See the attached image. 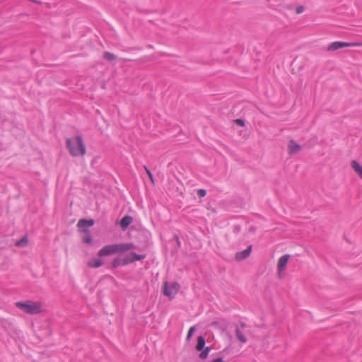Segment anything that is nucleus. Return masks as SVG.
<instances>
[{
	"mask_svg": "<svg viewBox=\"0 0 362 362\" xmlns=\"http://www.w3.org/2000/svg\"><path fill=\"white\" fill-rule=\"evenodd\" d=\"M134 244L132 243L107 245L103 247L98 252V255L100 257H103L117 253H124L127 251L134 249Z\"/></svg>",
	"mask_w": 362,
	"mask_h": 362,
	"instance_id": "nucleus-1",
	"label": "nucleus"
},
{
	"mask_svg": "<svg viewBox=\"0 0 362 362\" xmlns=\"http://www.w3.org/2000/svg\"><path fill=\"white\" fill-rule=\"evenodd\" d=\"M66 147L70 154L74 157L83 156L86 153V146L82 137L79 135L68 138L66 139Z\"/></svg>",
	"mask_w": 362,
	"mask_h": 362,
	"instance_id": "nucleus-2",
	"label": "nucleus"
},
{
	"mask_svg": "<svg viewBox=\"0 0 362 362\" xmlns=\"http://www.w3.org/2000/svg\"><path fill=\"white\" fill-rule=\"evenodd\" d=\"M16 307L30 315H36L41 312V304L38 302L28 300L26 302H17Z\"/></svg>",
	"mask_w": 362,
	"mask_h": 362,
	"instance_id": "nucleus-3",
	"label": "nucleus"
},
{
	"mask_svg": "<svg viewBox=\"0 0 362 362\" xmlns=\"http://www.w3.org/2000/svg\"><path fill=\"white\" fill-rule=\"evenodd\" d=\"M179 289L180 285L177 283H171L169 284L168 282H165L164 284L163 293L170 298H173L177 293Z\"/></svg>",
	"mask_w": 362,
	"mask_h": 362,
	"instance_id": "nucleus-4",
	"label": "nucleus"
},
{
	"mask_svg": "<svg viewBox=\"0 0 362 362\" xmlns=\"http://www.w3.org/2000/svg\"><path fill=\"white\" fill-rule=\"evenodd\" d=\"M361 44L358 42H341L336 41L331 43L328 47L329 51H334L341 48L348 47H358L360 46Z\"/></svg>",
	"mask_w": 362,
	"mask_h": 362,
	"instance_id": "nucleus-5",
	"label": "nucleus"
},
{
	"mask_svg": "<svg viewBox=\"0 0 362 362\" xmlns=\"http://www.w3.org/2000/svg\"><path fill=\"white\" fill-rule=\"evenodd\" d=\"M94 225L93 219H81L77 223L78 230L83 233L90 232L88 228Z\"/></svg>",
	"mask_w": 362,
	"mask_h": 362,
	"instance_id": "nucleus-6",
	"label": "nucleus"
},
{
	"mask_svg": "<svg viewBox=\"0 0 362 362\" xmlns=\"http://www.w3.org/2000/svg\"><path fill=\"white\" fill-rule=\"evenodd\" d=\"M251 251L252 245H249L245 250L240 252H238L235 254V259L238 261H241L247 258L250 256Z\"/></svg>",
	"mask_w": 362,
	"mask_h": 362,
	"instance_id": "nucleus-7",
	"label": "nucleus"
},
{
	"mask_svg": "<svg viewBox=\"0 0 362 362\" xmlns=\"http://www.w3.org/2000/svg\"><path fill=\"white\" fill-rule=\"evenodd\" d=\"M289 258L288 255L281 256L278 261V269L279 272L283 271L288 262Z\"/></svg>",
	"mask_w": 362,
	"mask_h": 362,
	"instance_id": "nucleus-8",
	"label": "nucleus"
},
{
	"mask_svg": "<svg viewBox=\"0 0 362 362\" xmlns=\"http://www.w3.org/2000/svg\"><path fill=\"white\" fill-rule=\"evenodd\" d=\"M104 264L103 260L99 258H93L88 261L87 265L90 268H98Z\"/></svg>",
	"mask_w": 362,
	"mask_h": 362,
	"instance_id": "nucleus-9",
	"label": "nucleus"
},
{
	"mask_svg": "<svg viewBox=\"0 0 362 362\" xmlns=\"http://www.w3.org/2000/svg\"><path fill=\"white\" fill-rule=\"evenodd\" d=\"M133 218L130 216H124L120 221V226L123 230L127 228V227L132 223Z\"/></svg>",
	"mask_w": 362,
	"mask_h": 362,
	"instance_id": "nucleus-10",
	"label": "nucleus"
},
{
	"mask_svg": "<svg viewBox=\"0 0 362 362\" xmlns=\"http://www.w3.org/2000/svg\"><path fill=\"white\" fill-rule=\"evenodd\" d=\"M351 166L359 177L362 179V166L356 160H352Z\"/></svg>",
	"mask_w": 362,
	"mask_h": 362,
	"instance_id": "nucleus-11",
	"label": "nucleus"
},
{
	"mask_svg": "<svg viewBox=\"0 0 362 362\" xmlns=\"http://www.w3.org/2000/svg\"><path fill=\"white\" fill-rule=\"evenodd\" d=\"M300 149V146L296 143L294 141L291 140L288 144V151L289 153H295L298 152Z\"/></svg>",
	"mask_w": 362,
	"mask_h": 362,
	"instance_id": "nucleus-12",
	"label": "nucleus"
},
{
	"mask_svg": "<svg viewBox=\"0 0 362 362\" xmlns=\"http://www.w3.org/2000/svg\"><path fill=\"white\" fill-rule=\"evenodd\" d=\"M205 344L206 341L204 337L203 336H199L197 338L196 349L197 351H202V349H204V348H205Z\"/></svg>",
	"mask_w": 362,
	"mask_h": 362,
	"instance_id": "nucleus-13",
	"label": "nucleus"
},
{
	"mask_svg": "<svg viewBox=\"0 0 362 362\" xmlns=\"http://www.w3.org/2000/svg\"><path fill=\"white\" fill-rule=\"evenodd\" d=\"M236 337L239 341L243 343H245L247 341V338L245 337L244 334L239 329H237L235 331Z\"/></svg>",
	"mask_w": 362,
	"mask_h": 362,
	"instance_id": "nucleus-14",
	"label": "nucleus"
},
{
	"mask_svg": "<svg viewBox=\"0 0 362 362\" xmlns=\"http://www.w3.org/2000/svg\"><path fill=\"white\" fill-rule=\"evenodd\" d=\"M202 351L199 354V358L202 359H205L208 357L209 354L211 351V347L206 346L202 350Z\"/></svg>",
	"mask_w": 362,
	"mask_h": 362,
	"instance_id": "nucleus-15",
	"label": "nucleus"
},
{
	"mask_svg": "<svg viewBox=\"0 0 362 362\" xmlns=\"http://www.w3.org/2000/svg\"><path fill=\"white\" fill-rule=\"evenodd\" d=\"M132 262H134V259H132V254L130 253L129 255H126L123 258L122 262V266H124V265L129 264Z\"/></svg>",
	"mask_w": 362,
	"mask_h": 362,
	"instance_id": "nucleus-16",
	"label": "nucleus"
},
{
	"mask_svg": "<svg viewBox=\"0 0 362 362\" xmlns=\"http://www.w3.org/2000/svg\"><path fill=\"white\" fill-rule=\"evenodd\" d=\"M131 254H132V259H134V262L141 261L146 258L145 255H140V254H137L136 252H131Z\"/></svg>",
	"mask_w": 362,
	"mask_h": 362,
	"instance_id": "nucleus-17",
	"label": "nucleus"
},
{
	"mask_svg": "<svg viewBox=\"0 0 362 362\" xmlns=\"http://www.w3.org/2000/svg\"><path fill=\"white\" fill-rule=\"evenodd\" d=\"M103 57L106 60L111 62L116 58V56L112 53L105 52H104Z\"/></svg>",
	"mask_w": 362,
	"mask_h": 362,
	"instance_id": "nucleus-18",
	"label": "nucleus"
},
{
	"mask_svg": "<svg viewBox=\"0 0 362 362\" xmlns=\"http://www.w3.org/2000/svg\"><path fill=\"white\" fill-rule=\"evenodd\" d=\"M122 260L120 259L119 257L115 258L112 263V268L115 269L119 266H122Z\"/></svg>",
	"mask_w": 362,
	"mask_h": 362,
	"instance_id": "nucleus-19",
	"label": "nucleus"
},
{
	"mask_svg": "<svg viewBox=\"0 0 362 362\" xmlns=\"http://www.w3.org/2000/svg\"><path fill=\"white\" fill-rule=\"evenodd\" d=\"M28 243V240L26 237H23L20 240L16 243V245L18 247H23L25 246Z\"/></svg>",
	"mask_w": 362,
	"mask_h": 362,
	"instance_id": "nucleus-20",
	"label": "nucleus"
},
{
	"mask_svg": "<svg viewBox=\"0 0 362 362\" xmlns=\"http://www.w3.org/2000/svg\"><path fill=\"white\" fill-rule=\"evenodd\" d=\"M85 233H86V235L84 236V238L83 239V242H85L87 244H91L93 242V238H92V236H91L90 232Z\"/></svg>",
	"mask_w": 362,
	"mask_h": 362,
	"instance_id": "nucleus-21",
	"label": "nucleus"
},
{
	"mask_svg": "<svg viewBox=\"0 0 362 362\" xmlns=\"http://www.w3.org/2000/svg\"><path fill=\"white\" fill-rule=\"evenodd\" d=\"M304 11H305V8L303 6H299L296 9V12L297 14L302 13Z\"/></svg>",
	"mask_w": 362,
	"mask_h": 362,
	"instance_id": "nucleus-22",
	"label": "nucleus"
},
{
	"mask_svg": "<svg viewBox=\"0 0 362 362\" xmlns=\"http://www.w3.org/2000/svg\"><path fill=\"white\" fill-rule=\"evenodd\" d=\"M194 329H195V328H194V327H192L189 329V332H188V334H187V339H189L192 337V334H193V332H194Z\"/></svg>",
	"mask_w": 362,
	"mask_h": 362,
	"instance_id": "nucleus-23",
	"label": "nucleus"
},
{
	"mask_svg": "<svg viewBox=\"0 0 362 362\" xmlns=\"http://www.w3.org/2000/svg\"><path fill=\"white\" fill-rule=\"evenodd\" d=\"M235 122L237 124H238V125H240V126H241V127H243V126L245 125V122H244V121H243V119H235Z\"/></svg>",
	"mask_w": 362,
	"mask_h": 362,
	"instance_id": "nucleus-24",
	"label": "nucleus"
},
{
	"mask_svg": "<svg viewBox=\"0 0 362 362\" xmlns=\"http://www.w3.org/2000/svg\"><path fill=\"white\" fill-rule=\"evenodd\" d=\"M146 171V173L148 174L149 178L153 181V175L151 173V172L150 171V170H148L146 166L144 167Z\"/></svg>",
	"mask_w": 362,
	"mask_h": 362,
	"instance_id": "nucleus-25",
	"label": "nucleus"
},
{
	"mask_svg": "<svg viewBox=\"0 0 362 362\" xmlns=\"http://www.w3.org/2000/svg\"><path fill=\"white\" fill-rule=\"evenodd\" d=\"M198 194L200 197H204L206 195V190L204 189H199L198 192Z\"/></svg>",
	"mask_w": 362,
	"mask_h": 362,
	"instance_id": "nucleus-26",
	"label": "nucleus"
}]
</instances>
